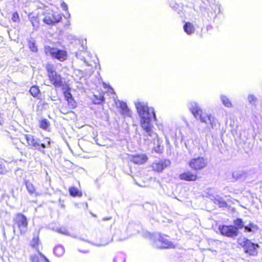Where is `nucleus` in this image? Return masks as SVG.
Instances as JSON below:
<instances>
[{"instance_id": "obj_1", "label": "nucleus", "mask_w": 262, "mask_h": 262, "mask_svg": "<svg viewBox=\"0 0 262 262\" xmlns=\"http://www.w3.org/2000/svg\"><path fill=\"white\" fill-rule=\"evenodd\" d=\"M135 105L140 117V125L144 131L145 140L154 142L158 141V136L153 131V125L151 123L152 117L156 119L154 109L148 106L147 103L144 101H137L135 102Z\"/></svg>"}, {"instance_id": "obj_2", "label": "nucleus", "mask_w": 262, "mask_h": 262, "mask_svg": "<svg viewBox=\"0 0 262 262\" xmlns=\"http://www.w3.org/2000/svg\"><path fill=\"white\" fill-rule=\"evenodd\" d=\"M188 107L196 119H199L206 124H209L212 129L217 126V120L215 117L210 114L203 112L197 102L190 101L188 103Z\"/></svg>"}, {"instance_id": "obj_3", "label": "nucleus", "mask_w": 262, "mask_h": 262, "mask_svg": "<svg viewBox=\"0 0 262 262\" xmlns=\"http://www.w3.org/2000/svg\"><path fill=\"white\" fill-rule=\"evenodd\" d=\"M21 139L26 140L28 146L39 150L43 154L45 153L44 148H49L51 146V140L48 138L46 139V141L48 143L47 145H46L45 143H40L38 138L30 134L24 135Z\"/></svg>"}, {"instance_id": "obj_4", "label": "nucleus", "mask_w": 262, "mask_h": 262, "mask_svg": "<svg viewBox=\"0 0 262 262\" xmlns=\"http://www.w3.org/2000/svg\"><path fill=\"white\" fill-rule=\"evenodd\" d=\"M154 246L160 249L173 248L175 244L171 242L169 238L165 235H161L160 233H156L154 235Z\"/></svg>"}, {"instance_id": "obj_5", "label": "nucleus", "mask_w": 262, "mask_h": 262, "mask_svg": "<svg viewBox=\"0 0 262 262\" xmlns=\"http://www.w3.org/2000/svg\"><path fill=\"white\" fill-rule=\"evenodd\" d=\"M44 50L46 55H50L53 58L57 59L60 61H63L67 58V53L64 50L56 48H52L49 46H46Z\"/></svg>"}, {"instance_id": "obj_6", "label": "nucleus", "mask_w": 262, "mask_h": 262, "mask_svg": "<svg viewBox=\"0 0 262 262\" xmlns=\"http://www.w3.org/2000/svg\"><path fill=\"white\" fill-rule=\"evenodd\" d=\"M238 244L244 248L246 253L250 255L255 256L257 254V249L258 245L254 244L250 240L243 238L238 240Z\"/></svg>"}, {"instance_id": "obj_7", "label": "nucleus", "mask_w": 262, "mask_h": 262, "mask_svg": "<svg viewBox=\"0 0 262 262\" xmlns=\"http://www.w3.org/2000/svg\"><path fill=\"white\" fill-rule=\"evenodd\" d=\"M208 161L206 158L203 157L197 156L192 158L188 162L189 167L194 170H201L207 165Z\"/></svg>"}, {"instance_id": "obj_8", "label": "nucleus", "mask_w": 262, "mask_h": 262, "mask_svg": "<svg viewBox=\"0 0 262 262\" xmlns=\"http://www.w3.org/2000/svg\"><path fill=\"white\" fill-rule=\"evenodd\" d=\"M14 228L17 227L21 234H24L27 231L28 222L24 215L21 213L16 214L14 218Z\"/></svg>"}, {"instance_id": "obj_9", "label": "nucleus", "mask_w": 262, "mask_h": 262, "mask_svg": "<svg viewBox=\"0 0 262 262\" xmlns=\"http://www.w3.org/2000/svg\"><path fill=\"white\" fill-rule=\"evenodd\" d=\"M47 69L51 83L55 87H60L62 84L61 77L54 70L53 66L50 64L48 65Z\"/></svg>"}, {"instance_id": "obj_10", "label": "nucleus", "mask_w": 262, "mask_h": 262, "mask_svg": "<svg viewBox=\"0 0 262 262\" xmlns=\"http://www.w3.org/2000/svg\"><path fill=\"white\" fill-rule=\"evenodd\" d=\"M221 5L215 1L211 3L209 8L207 9V15L209 19H214L220 13Z\"/></svg>"}, {"instance_id": "obj_11", "label": "nucleus", "mask_w": 262, "mask_h": 262, "mask_svg": "<svg viewBox=\"0 0 262 262\" xmlns=\"http://www.w3.org/2000/svg\"><path fill=\"white\" fill-rule=\"evenodd\" d=\"M219 230L222 235L229 237H236L238 233L237 229L234 226L223 225L219 227Z\"/></svg>"}, {"instance_id": "obj_12", "label": "nucleus", "mask_w": 262, "mask_h": 262, "mask_svg": "<svg viewBox=\"0 0 262 262\" xmlns=\"http://www.w3.org/2000/svg\"><path fill=\"white\" fill-rule=\"evenodd\" d=\"M45 17L43 18V22L48 25H54L55 23L59 22L62 16L61 15L59 14L53 13L52 12H49L47 14H44Z\"/></svg>"}, {"instance_id": "obj_13", "label": "nucleus", "mask_w": 262, "mask_h": 262, "mask_svg": "<svg viewBox=\"0 0 262 262\" xmlns=\"http://www.w3.org/2000/svg\"><path fill=\"white\" fill-rule=\"evenodd\" d=\"M170 164V162L168 160H161L154 162L152 164V168L155 171L161 172L165 168L169 166Z\"/></svg>"}, {"instance_id": "obj_14", "label": "nucleus", "mask_w": 262, "mask_h": 262, "mask_svg": "<svg viewBox=\"0 0 262 262\" xmlns=\"http://www.w3.org/2000/svg\"><path fill=\"white\" fill-rule=\"evenodd\" d=\"M179 177L181 180L194 181L196 180L197 175L190 171L187 170L180 174Z\"/></svg>"}, {"instance_id": "obj_15", "label": "nucleus", "mask_w": 262, "mask_h": 262, "mask_svg": "<svg viewBox=\"0 0 262 262\" xmlns=\"http://www.w3.org/2000/svg\"><path fill=\"white\" fill-rule=\"evenodd\" d=\"M117 106L121 108L122 114L126 116H130L131 112L128 108L126 104L123 101L117 100L116 102Z\"/></svg>"}, {"instance_id": "obj_16", "label": "nucleus", "mask_w": 262, "mask_h": 262, "mask_svg": "<svg viewBox=\"0 0 262 262\" xmlns=\"http://www.w3.org/2000/svg\"><path fill=\"white\" fill-rule=\"evenodd\" d=\"M147 160V157L145 155H137L132 157V161L136 164H142L146 162Z\"/></svg>"}, {"instance_id": "obj_17", "label": "nucleus", "mask_w": 262, "mask_h": 262, "mask_svg": "<svg viewBox=\"0 0 262 262\" xmlns=\"http://www.w3.org/2000/svg\"><path fill=\"white\" fill-rule=\"evenodd\" d=\"M183 29L184 31L188 35L192 34L195 30L194 25L190 22L186 23L183 26Z\"/></svg>"}, {"instance_id": "obj_18", "label": "nucleus", "mask_w": 262, "mask_h": 262, "mask_svg": "<svg viewBox=\"0 0 262 262\" xmlns=\"http://www.w3.org/2000/svg\"><path fill=\"white\" fill-rule=\"evenodd\" d=\"M40 243L39 242V237L38 234L34 236L30 243V246L37 251H39V246Z\"/></svg>"}, {"instance_id": "obj_19", "label": "nucleus", "mask_w": 262, "mask_h": 262, "mask_svg": "<svg viewBox=\"0 0 262 262\" xmlns=\"http://www.w3.org/2000/svg\"><path fill=\"white\" fill-rule=\"evenodd\" d=\"M220 99L223 104L228 108H230L232 106V104L229 98L225 95H220Z\"/></svg>"}, {"instance_id": "obj_20", "label": "nucleus", "mask_w": 262, "mask_h": 262, "mask_svg": "<svg viewBox=\"0 0 262 262\" xmlns=\"http://www.w3.org/2000/svg\"><path fill=\"white\" fill-rule=\"evenodd\" d=\"M69 193L71 195L73 196H79L81 197L82 195V192L78 190L77 188L74 187H71L69 189Z\"/></svg>"}, {"instance_id": "obj_21", "label": "nucleus", "mask_w": 262, "mask_h": 262, "mask_svg": "<svg viewBox=\"0 0 262 262\" xmlns=\"http://www.w3.org/2000/svg\"><path fill=\"white\" fill-rule=\"evenodd\" d=\"M54 252L57 256H61L64 253V249L62 246H56L54 250Z\"/></svg>"}, {"instance_id": "obj_22", "label": "nucleus", "mask_w": 262, "mask_h": 262, "mask_svg": "<svg viewBox=\"0 0 262 262\" xmlns=\"http://www.w3.org/2000/svg\"><path fill=\"white\" fill-rule=\"evenodd\" d=\"M244 228L245 231L249 232H254L257 231L258 229V227L256 225L252 223H250L247 226H245Z\"/></svg>"}, {"instance_id": "obj_23", "label": "nucleus", "mask_w": 262, "mask_h": 262, "mask_svg": "<svg viewBox=\"0 0 262 262\" xmlns=\"http://www.w3.org/2000/svg\"><path fill=\"white\" fill-rule=\"evenodd\" d=\"M234 224L236 226V228L238 229H241L244 227L245 225L243 221L241 219H237L234 221Z\"/></svg>"}, {"instance_id": "obj_24", "label": "nucleus", "mask_w": 262, "mask_h": 262, "mask_svg": "<svg viewBox=\"0 0 262 262\" xmlns=\"http://www.w3.org/2000/svg\"><path fill=\"white\" fill-rule=\"evenodd\" d=\"M31 95L34 97H37L39 93V90L38 87L36 86H32L29 91Z\"/></svg>"}, {"instance_id": "obj_25", "label": "nucleus", "mask_w": 262, "mask_h": 262, "mask_svg": "<svg viewBox=\"0 0 262 262\" xmlns=\"http://www.w3.org/2000/svg\"><path fill=\"white\" fill-rule=\"evenodd\" d=\"M39 127L43 129H47L50 124L47 119H43L39 122Z\"/></svg>"}, {"instance_id": "obj_26", "label": "nucleus", "mask_w": 262, "mask_h": 262, "mask_svg": "<svg viewBox=\"0 0 262 262\" xmlns=\"http://www.w3.org/2000/svg\"><path fill=\"white\" fill-rule=\"evenodd\" d=\"M38 253L37 254H32L30 256V259L31 262H39L40 256L39 255V253H40L39 251H37Z\"/></svg>"}, {"instance_id": "obj_27", "label": "nucleus", "mask_w": 262, "mask_h": 262, "mask_svg": "<svg viewBox=\"0 0 262 262\" xmlns=\"http://www.w3.org/2000/svg\"><path fill=\"white\" fill-rule=\"evenodd\" d=\"M29 19L34 28H37L38 27L39 21L37 17H31V15H29Z\"/></svg>"}, {"instance_id": "obj_28", "label": "nucleus", "mask_w": 262, "mask_h": 262, "mask_svg": "<svg viewBox=\"0 0 262 262\" xmlns=\"http://www.w3.org/2000/svg\"><path fill=\"white\" fill-rule=\"evenodd\" d=\"M247 99L249 103L252 105H255L257 102L256 97L252 94L248 95Z\"/></svg>"}, {"instance_id": "obj_29", "label": "nucleus", "mask_w": 262, "mask_h": 262, "mask_svg": "<svg viewBox=\"0 0 262 262\" xmlns=\"http://www.w3.org/2000/svg\"><path fill=\"white\" fill-rule=\"evenodd\" d=\"M26 187L30 193H33L35 191V189L33 185L30 182H27Z\"/></svg>"}, {"instance_id": "obj_30", "label": "nucleus", "mask_w": 262, "mask_h": 262, "mask_svg": "<svg viewBox=\"0 0 262 262\" xmlns=\"http://www.w3.org/2000/svg\"><path fill=\"white\" fill-rule=\"evenodd\" d=\"M242 176V172L240 171H235L232 173V177L235 180H238Z\"/></svg>"}, {"instance_id": "obj_31", "label": "nucleus", "mask_w": 262, "mask_h": 262, "mask_svg": "<svg viewBox=\"0 0 262 262\" xmlns=\"http://www.w3.org/2000/svg\"><path fill=\"white\" fill-rule=\"evenodd\" d=\"M69 105L70 106L71 108H74L76 107V103L75 101L72 98H70V99H68V100L67 101Z\"/></svg>"}, {"instance_id": "obj_32", "label": "nucleus", "mask_w": 262, "mask_h": 262, "mask_svg": "<svg viewBox=\"0 0 262 262\" xmlns=\"http://www.w3.org/2000/svg\"><path fill=\"white\" fill-rule=\"evenodd\" d=\"M7 172V169L5 166L0 163V174H5Z\"/></svg>"}, {"instance_id": "obj_33", "label": "nucleus", "mask_w": 262, "mask_h": 262, "mask_svg": "<svg viewBox=\"0 0 262 262\" xmlns=\"http://www.w3.org/2000/svg\"><path fill=\"white\" fill-rule=\"evenodd\" d=\"M29 48L34 52H37V48L34 42L30 41L29 43Z\"/></svg>"}, {"instance_id": "obj_34", "label": "nucleus", "mask_w": 262, "mask_h": 262, "mask_svg": "<svg viewBox=\"0 0 262 262\" xmlns=\"http://www.w3.org/2000/svg\"><path fill=\"white\" fill-rule=\"evenodd\" d=\"M112 241V239H108L105 241H103L102 242H100L99 243H98L96 244L97 246H103L106 245L108 243H110Z\"/></svg>"}, {"instance_id": "obj_35", "label": "nucleus", "mask_w": 262, "mask_h": 262, "mask_svg": "<svg viewBox=\"0 0 262 262\" xmlns=\"http://www.w3.org/2000/svg\"><path fill=\"white\" fill-rule=\"evenodd\" d=\"M57 231L62 234L69 235V231L66 228H59Z\"/></svg>"}, {"instance_id": "obj_36", "label": "nucleus", "mask_w": 262, "mask_h": 262, "mask_svg": "<svg viewBox=\"0 0 262 262\" xmlns=\"http://www.w3.org/2000/svg\"><path fill=\"white\" fill-rule=\"evenodd\" d=\"M104 100L103 96L102 95H100L96 100H94L95 104H100Z\"/></svg>"}, {"instance_id": "obj_37", "label": "nucleus", "mask_w": 262, "mask_h": 262, "mask_svg": "<svg viewBox=\"0 0 262 262\" xmlns=\"http://www.w3.org/2000/svg\"><path fill=\"white\" fill-rule=\"evenodd\" d=\"M12 20L14 22H17L19 21V15L17 12L13 13Z\"/></svg>"}, {"instance_id": "obj_38", "label": "nucleus", "mask_w": 262, "mask_h": 262, "mask_svg": "<svg viewBox=\"0 0 262 262\" xmlns=\"http://www.w3.org/2000/svg\"><path fill=\"white\" fill-rule=\"evenodd\" d=\"M133 228L136 229V230H137V232H139V229L141 228L139 225L130 224L128 227V229L130 230Z\"/></svg>"}, {"instance_id": "obj_39", "label": "nucleus", "mask_w": 262, "mask_h": 262, "mask_svg": "<svg viewBox=\"0 0 262 262\" xmlns=\"http://www.w3.org/2000/svg\"><path fill=\"white\" fill-rule=\"evenodd\" d=\"M39 255L40 256L39 262H50L47 257H45L42 253H39Z\"/></svg>"}, {"instance_id": "obj_40", "label": "nucleus", "mask_w": 262, "mask_h": 262, "mask_svg": "<svg viewBox=\"0 0 262 262\" xmlns=\"http://www.w3.org/2000/svg\"><path fill=\"white\" fill-rule=\"evenodd\" d=\"M61 7L62 9L64 11H67L68 10L67 5L63 2L61 3Z\"/></svg>"}, {"instance_id": "obj_41", "label": "nucleus", "mask_w": 262, "mask_h": 262, "mask_svg": "<svg viewBox=\"0 0 262 262\" xmlns=\"http://www.w3.org/2000/svg\"><path fill=\"white\" fill-rule=\"evenodd\" d=\"M226 205V203L224 201L222 200V201H219V205L220 207H224Z\"/></svg>"}, {"instance_id": "obj_42", "label": "nucleus", "mask_w": 262, "mask_h": 262, "mask_svg": "<svg viewBox=\"0 0 262 262\" xmlns=\"http://www.w3.org/2000/svg\"><path fill=\"white\" fill-rule=\"evenodd\" d=\"M66 98L67 99V100H68V99H70V98H72V95L70 93H68L66 95Z\"/></svg>"}, {"instance_id": "obj_43", "label": "nucleus", "mask_w": 262, "mask_h": 262, "mask_svg": "<svg viewBox=\"0 0 262 262\" xmlns=\"http://www.w3.org/2000/svg\"><path fill=\"white\" fill-rule=\"evenodd\" d=\"M4 122V120L1 115L0 114V125L2 124Z\"/></svg>"}, {"instance_id": "obj_44", "label": "nucleus", "mask_w": 262, "mask_h": 262, "mask_svg": "<svg viewBox=\"0 0 262 262\" xmlns=\"http://www.w3.org/2000/svg\"><path fill=\"white\" fill-rule=\"evenodd\" d=\"M46 138H45V139H44V140H43V143H45V144H46V145H47L48 143H47V142L46 141Z\"/></svg>"}, {"instance_id": "obj_45", "label": "nucleus", "mask_w": 262, "mask_h": 262, "mask_svg": "<svg viewBox=\"0 0 262 262\" xmlns=\"http://www.w3.org/2000/svg\"><path fill=\"white\" fill-rule=\"evenodd\" d=\"M191 1V3L192 5H193L194 4V0H190Z\"/></svg>"}, {"instance_id": "obj_46", "label": "nucleus", "mask_w": 262, "mask_h": 262, "mask_svg": "<svg viewBox=\"0 0 262 262\" xmlns=\"http://www.w3.org/2000/svg\"><path fill=\"white\" fill-rule=\"evenodd\" d=\"M83 252H84V253H87V252H88V251H83Z\"/></svg>"}]
</instances>
